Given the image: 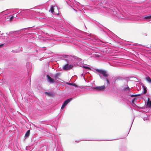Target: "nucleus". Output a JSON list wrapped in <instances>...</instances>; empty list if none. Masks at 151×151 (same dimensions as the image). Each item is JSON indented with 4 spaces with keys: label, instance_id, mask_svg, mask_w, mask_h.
<instances>
[{
    "label": "nucleus",
    "instance_id": "nucleus-1",
    "mask_svg": "<svg viewBox=\"0 0 151 151\" xmlns=\"http://www.w3.org/2000/svg\"><path fill=\"white\" fill-rule=\"evenodd\" d=\"M20 14L19 19H24L30 17V15L36 17L40 15H43V13L38 10L35 11L29 9H24L21 10L19 13Z\"/></svg>",
    "mask_w": 151,
    "mask_h": 151
},
{
    "label": "nucleus",
    "instance_id": "nucleus-17",
    "mask_svg": "<svg viewBox=\"0 0 151 151\" xmlns=\"http://www.w3.org/2000/svg\"><path fill=\"white\" fill-rule=\"evenodd\" d=\"M123 90L124 91H129L130 90V88L128 86H127L126 87L124 88Z\"/></svg>",
    "mask_w": 151,
    "mask_h": 151
},
{
    "label": "nucleus",
    "instance_id": "nucleus-15",
    "mask_svg": "<svg viewBox=\"0 0 151 151\" xmlns=\"http://www.w3.org/2000/svg\"><path fill=\"white\" fill-rule=\"evenodd\" d=\"M143 88L144 89V92H143V94H146L147 92V90L146 89V87L144 86V85H143Z\"/></svg>",
    "mask_w": 151,
    "mask_h": 151
},
{
    "label": "nucleus",
    "instance_id": "nucleus-32",
    "mask_svg": "<svg viewBox=\"0 0 151 151\" xmlns=\"http://www.w3.org/2000/svg\"><path fill=\"white\" fill-rule=\"evenodd\" d=\"M135 96V95H132L131 96V97H134Z\"/></svg>",
    "mask_w": 151,
    "mask_h": 151
},
{
    "label": "nucleus",
    "instance_id": "nucleus-7",
    "mask_svg": "<svg viewBox=\"0 0 151 151\" xmlns=\"http://www.w3.org/2000/svg\"><path fill=\"white\" fill-rule=\"evenodd\" d=\"M73 66L71 65H69V64H67L65 65L63 67V69L65 70H67L71 69Z\"/></svg>",
    "mask_w": 151,
    "mask_h": 151
},
{
    "label": "nucleus",
    "instance_id": "nucleus-3",
    "mask_svg": "<svg viewBox=\"0 0 151 151\" xmlns=\"http://www.w3.org/2000/svg\"><path fill=\"white\" fill-rule=\"evenodd\" d=\"M33 27V28L31 30H35L36 29H37V27H35V26H33V27H28V28H25L24 29H29V28H31L32 27ZM24 29H21V30H18V31H12V32H11L10 33H17V34H20L21 31L22 30H23Z\"/></svg>",
    "mask_w": 151,
    "mask_h": 151
},
{
    "label": "nucleus",
    "instance_id": "nucleus-25",
    "mask_svg": "<svg viewBox=\"0 0 151 151\" xmlns=\"http://www.w3.org/2000/svg\"><path fill=\"white\" fill-rule=\"evenodd\" d=\"M136 98H134L132 100V103H134V102H136Z\"/></svg>",
    "mask_w": 151,
    "mask_h": 151
},
{
    "label": "nucleus",
    "instance_id": "nucleus-18",
    "mask_svg": "<svg viewBox=\"0 0 151 151\" xmlns=\"http://www.w3.org/2000/svg\"><path fill=\"white\" fill-rule=\"evenodd\" d=\"M144 19H151V16L146 15L144 17Z\"/></svg>",
    "mask_w": 151,
    "mask_h": 151
},
{
    "label": "nucleus",
    "instance_id": "nucleus-29",
    "mask_svg": "<svg viewBox=\"0 0 151 151\" xmlns=\"http://www.w3.org/2000/svg\"><path fill=\"white\" fill-rule=\"evenodd\" d=\"M4 44H2L0 45V48L4 46Z\"/></svg>",
    "mask_w": 151,
    "mask_h": 151
},
{
    "label": "nucleus",
    "instance_id": "nucleus-23",
    "mask_svg": "<svg viewBox=\"0 0 151 151\" xmlns=\"http://www.w3.org/2000/svg\"><path fill=\"white\" fill-rule=\"evenodd\" d=\"M83 68L86 69H88L89 70H91V69L90 67L87 66H83Z\"/></svg>",
    "mask_w": 151,
    "mask_h": 151
},
{
    "label": "nucleus",
    "instance_id": "nucleus-31",
    "mask_svg": "<svg viewBox=\"0 0 151 151\" xmlns=\"http://www.w3.org/2000/svg\"><path fill=\"white\" fill-rule=\"evenodd\" d=\"M140 94H137V95H135V96H140Z\"/></svg>",
    "mask_w": 151,
    "mask_h": 151
},
{
    "label": "nucleus",
    "instance_id": "nucleus-4",
    "mask_svg": "<svg viewBox=\"0 0 151 151\" xmlns=\"http://www.w3.org/2000/svg\"><path fill=\"white\" fill-rule=\"evenodd\" d=\"M72 100V98H70L65 100L63 103L61 109H63L64 108H65V107Z\"/></svg>",
    "mask_w": 151,
    "mask_h": 151
},
{
    "label": "nucleus",
    "instance_id": "nucleus-2",
    "mask_svg": "<svg viewBox=\"0 0 151 151\" xmlns=\"http://www.w3.org/2000/svg\"><path fill=\"white\" fill-rule=\"evenodd\" d=\"M96 70L97 72L102 74L104 77L107 78L109 76L105 70L99 69H96Z\"/></svg>",
    "mask_w": 151,
    "mask_h": 151
},
{
    "label": "nucleus",
    "instance_id": "nucleus-9",
    "mask_svg": "<svg viewBox=\"0 0 151 151\" xmlns=\"http://www.w3.org/2000/svg\"><path fill=\"white\" fill-rule=\"evenodd\" d=\"M6 18V19H9V20L10 21H12L13 20V19L14 18L12 15L7 16Z\"/></svg>",
    "mask_w": 151,
    "mask_h": 151
},
{
    "label": "nucleus",
    "instance_id": "nucleus-27",
    "mask_svg": "<svg viewBox=\"0 0 151 151\" xmlns=\"http://www.w3.org/2000/svg\"><path fill=\"white\" fill-rule=\"evenodd\" d=\"M31 9H38V10H40V9H37V7H35L34 8H31Z\"/></svg>",
    "mask_w": 151,
    "mask_h": 151
},
{
    "label": "nucleus",
    "instance_id": "nucleus-21",
    "mask_svg": "<svg viewBox=\"0 0 151 151\" xmlns=\"http://www.w3.org/2000/svg\"><path fill=\"white\" fill-rule=\"evenodd\" d=\"M12 52L13 53H18L19 52V51L17 50H12Z\"/></svg>",
    "mask_w": 151,
    "mask_h": 151
},
{
    "label": "nucleus",
    "instance_id": "nucleus-30",
    "mask_svg": "<svg viewBox=\"0 0 151 151\" xmlns=\"http://www.w3.org/2000/svg\"><path fill=\"white\" fill-rule=\"evenodd\" d=\"M76 59H77L78 61H79L82 60L81 59H80L79 58H76Z\"/></svg>",
    "mask_w": 151,
    "mask_h": 151
},
{
    "label": "nucleus",
    "instance_id": "nucleus-10",
    "mask_svg": "<svg viewBox=\"0 0 151 151\" xmlns=\"http://www.w3.org/2000/svg\"><path fill=\"white\" fill-rule=\"evenodd\" d=\"M30 134V130H28L26 132L25 135L24 137L25 138H26L27 137H29Z\"/></svg>",
    "mask_w": 151,
    "mask_h": 151
},
{
    "label": "nucleus",
    "instance_id": "nucleus-24",
    "mask_svg": "<svg viewBox=\"0 0 151 151\" xmlns=\"http://www.w3.org/2000/svg\"><path fill=\"white\" fill-rule=\"evenodd\" d=\"M14 10H15V12H16L17 14L19 13L20 12H19V11L20 12L21 11L20 9H19V11L18 12L17 11V10H18L17 9H14Z\"/></svg>",
    "mask_w": 151,
    "mask_h": 151
},
{
    "label": "nucleus",
    "instance_id": "nucleus-6",
    "mask_svg": "<svg viewBox=\"0 0 151 151\" xmlns=\"http://www.w3.org/2000/svg\"><path fill=\"white\" fill-rule=\"evenodd\" d=\"M46 76L47 81L48 82L51 83H55V80L53 78H51L48 75H47Z\"/></svg>",
    "mask_w": 151,
    "mask_h": 151
},
{
    "label": "nucleus",
    "instance_id": "nucleus-20",
    "mask_svg": "<svg viewBox=\"0 0 151 151\" xmlns=\"http://www.w3.org/2000/svg\"><path fill=\"white\" fill-rule=\"evenodd\" d=\"M45 94H47L50 96H52L53 95V94L51 92H45Z\"/></svg>",
    "mask_w": 151,
    "mask_h": 151
},
{
    "label": "nucleus",
    "instance_id": "nucleus-11",
    "mask_svg": "<svg viewBox=\"0 0 151 151\" xmlns=\"http://www.w3.org/2000/svg\"><path fill=\"white\" fill-rule=\"evenodd\" d=\"M12 15L13 16V17H14V18H17L19 19V15H20V14H19V13L17 14H14Z\"/></svg>",
    "mask_w": 151,
    "mask_h": 151
},
{
    "label": "nucleus",
    "instance_id": "nucleus-19",
    "mask_svg": "<svg viewBox=\"0 0 151 151\" xmlns=\"http://www.w3.org/2000/svg\"><path fill=\"white\" fill-rule=\"evenodd\" d=\"M146 80L148 82L151 83V78L150 77H147L146 78Z\"/></svg>",
    "mask_w": 151,
    "mask_h": 151
},
{
    "label": "nucleus",
    "instance_id": "nucleus-33",
    "mask_svg": "<svg viewBox=\"0 0 151 151\" xmlns=\"http://www.w3.org/2000/svg\"><path fill=\"white\" fill-rule=\"evenodd\" d=\"M3 34H4V33H2V34H1V35H3Z\"/></svg>",
    "mask_w": 151,
    "mask_h": 151
},
{
    "label": "nucleus",
    "instance_id": "nucleus-13",
    "mask_svg": "<svg viewBox=\"0 0 151 151\" xmlns=\"http://www.w3.org/2000/svg\"><path fill=\"white\" fill-rule=\"evenodd\" d=\"M120 78H117L116 79L114 82V84H116L118 83L120 81Z\"/></svg>",
    "mask_w": 151,
    "mask_h": 151
},
{
    "label": "nucleus",
    "instance_id": "nucleus-28",
    "mask_svg": "<svg viewBox=\"0 0 151 151\" xmlns=\"http://www.w3.org/2000/svg\"><path fill=\"white\" fill-rule=\"evenodd\" d=\"M106 80L107 83H108L109 84H110V83L109 82V80L108 79H106Z\"/></svg>",
    "mask_w": 151,
    "mask_h": 151
},
{
    "label": "nucleus",
    "instance_id": "nucleus-5",
    "mask_svg": "<svg viewBox=\"0 0 151 151\" xmlns=\"http://www.w3.org/2000/svg\"><path fill=\"white\" fill-rule=\"evenodd\" d=\"M94 89L97 91H101L106 88L105 86L104 85L101 86H97L93 88Z\"/></svg>",
    "mask_w": 151,
    "mask_h": 151
},
{
    "label": "nucleus",
    "instance_id": "nucleus-16",
    "mask_svg": "<svg viewBox=\"0 0 151 151\" xmlns=\"http://www.w3.org/2000/svg\"><path fill=\"white\" fill-rule=\"evenodd\" d=\"M54 6L53 5H51L50 6V11L52 13H53L54 11Z\"/></svg>",
    "mask_w": 151,
    "mask_h": 151
},
{
    "label": "nucleus",
    "instance_id": "nucleus-8",
    "mask_svg": "<svg viewBox=\"0 0 151 151\" xmlns=\"http://www.w3.org/2000/svg\"><path fill=\"white\" fill-rule=\"evenodd\" d=\"M70 1L67 0L66 1V2L74 10L76 11L75 9V4H74V3H73V4H70L69 3Z\"/></svg>",
    "mask_w": 151,
    "mask_h": 151
},
{
    "label": "nucleus",
    "instance_id": "nucleus-26",
    "mask_svg": "<svg viewBox=\"0 0 151 151\" xmlns=\"http://www.w3.org/2000/svg\"><path fill=\"white\" fill-rule=\"evenodd\" d=\"M67 84H68L70 85H73V86H74L75 87H76V84L75 83L72 84L71 83H67Z\"/></svg>",
    "mask_w": 151,
    "mask_h": 151
},
{
    "label": "nucleus",
    "instance_id": "nucleus-12",
    "mask_svg": "<svg viewBox=\"0 0 151 151\" xmlns=\"http://www.w3.org/2000/svg\"><path fill=\"white\" fill-rule=\"evenodd\" d=\"M147 105L149 107H150L151 106V100L150 101V99L149 98L148 99Z\"/></svg>",
    "mask_w": 151,
    "mask_h": 151
},
{
    "label": "nucleus",
    "instance_id": "nucleus-14",
    "mask_svg": "<svg viewBox=\"0 0 151 151\" xmlns=\"http://www.w3.org/2000/svg\"><path fill=\"white\" fill-rule=\"evenodd\" d=\"M60 74V73H56L54 76V77L56 79L59 76Z\"/></svg>",
    "mask_w": 151,
    "mask_h": 151
},
{
    "label": "nucleus",
    "instance_id": "nucleus-22",
    "mask_svg": "<svg viewBox=\"0 0 151 151\" xmlns=\"http://www.w3.org/2000/svg\"><path fill=\"white\" fill-rule=\"evenodd\" d=\"M63 57L64 58H69L70 57V56L68 55H64L63 56Z\"/></svg>",
    "mask_w": 151,
    "mask_h": 151
},
{
    "label": "nucleus",
    "instance_id": "nucleus-34",
    "mask_svg": "<svg viewBox=\"0 0 151 151\" xmlns=\"http://www.w3.org/2000/svg\"><path fill=\"white\" fill-rule=\"evenodd\" d=\"M76 87H78V86L76 85Z\"/></svg>",
    "mask_w": 151,
    "mask_h": 151
}]
</instances>
